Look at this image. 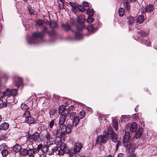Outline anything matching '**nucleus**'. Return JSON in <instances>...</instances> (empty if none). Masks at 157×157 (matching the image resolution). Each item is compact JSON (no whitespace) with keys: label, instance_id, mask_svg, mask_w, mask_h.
Instances as JSON below:
<instances>
[{"label":"nucleus","instance_id":"f257e3e1","mask_svg":"<svg viewBox=\"0 0 157 157\" xmlns=\"http://www.w3.org/2000/svg\"><path fill=\"white\" fill-rule=\"evenodd\" d=\"M48 32L47 28L45 27L42 33L36 32L33 33L30 40L28 41V43L30 44H33L39 43L43 37L44 33H48Z\"/></svg>","mask_w":157,"mask_h":157},{"label":"nucleus","instance_id":"f03ea898","mask_svg":"<svg viewBox=\"0 0 157 157\" xmlns=\"http://www.w3.org/2000/svg\"><path fill=\"white\" fill-rule=\"evenodd\" d=\"M17 90L15 89L10 90L7 89V90L4 92L5 97H7V100H9L11 98V100L10 102L12 103H15L17 102V100H15L14 97L16 96L17 94Z\"/></svg>","mask_w":157,"mask_h":157},{"label":"nucleus","instance_id":"7ed1b4c3","mask_svg":"<svg viewBox=\"0 0 157 157\" xmlns=\"http://www.w3.org/2000/svg\"><path fill=\"white\" fill-rule=\"evenodd\" d=\"M59 145L60 147V149H58V148L56 146L52 149V152H56V153L60 155H63L64 153V151L67 148L66 145L64 143L60 142L59 143Z\"/></svg>","mask_w":157,"mask_h":157},{"label":"nucleus","instance_id":"20e7f679","mask_svg":"<svg viewBox=\"0 0 157 157\" xmlns=\"http://www.w3.org/2000/svg\"><path fill=\"white\" fill-rule=\"evenodd\" d=\"M109 134L108 132L106 133L104 132L102 135L99 136L96 140V143L97 144L100 145L102 143L105 144L108 140Z\"/></svg>","mask_w":157,"mask_h":157},{"label":"nucleus","instance_id":"39448f33","mask_svg":"<svg viewBox=\"0 0 157 157\" xmlns=\"http://www.w3.org/2000/svg\"><path fill=\"white\" fill-rule=\"evenodd\" d=\"M130 132L125 131V133L124 136L123 142L124 145L128 149H131V150H133L134 147L132 146L129 141V137Z\"/></svg>","mask_w":157,"mask_h":157},{"label":"nucleus","instance_id":"423d86ee","mask_svg":"<svg viewBox=\"0 0 157 157\" xmlns=\"http://www.w3.org/2000/svg\"><path fill=\"white\" fill-rule=\"evenodd\" d=\"M137 124L135 122H133L132 124L127 125L125 128V131L126 132H134L137 129Z\"/></svg>","mask_w":157,"mask_h":157},{"label":"nucleus","instance_id":"0eeeda50","mask_svg":"<svg viewBox=\"0 0 157 157\" xmlns=\"http://www.w3.org/2000/svg\"><path fill=\"white\" fill-rule=\"evenodd\" d=\"M43 138L48 145H51L53 144L54 140L51 137L50 132H47L44 134Z\"/></svg>","mask_w":157,"mask_h":157},{"label":"nucleus","instance_id":"6e6552de","mask_svg":"<svg viewBox=\"0 0 157 157\" xmlns=\"http://www.w3.org/2000/svg\"><path fill=\"white\" fill-rule=\"evenodd\" d=\"M108 133L109 134V138L112 140V141L116 142L118 141L117 138V136L115 135L113 131L110 128H109L108 129Z\"/></svg>","mask_w":157,"mask_h":157},{"label":"nucleus","instance_id":"1a4fd4ad","mask_svg":"<svg viewBox=\"0 0 157 157\" xmlns=\"http://www.w3.org/2000/svg\"><path fill=\"white\" fill-rule=\"evenodd\" d=\"M78 17V22L79 24V25H78L77 28L78 30L81 31L83 29L84 27L83 23L85 21V18L83 17H82L81 18L80 17Z\"/></svg>","mask_w":157,"mask_h":157},{"label":"nucleus","instance_id":"9d476101","mask_svg":"<svg viewBox=\"0 0 157 157\" xmlns=\"http://www.w3.org/2000/svg\"><path fill=\"white\" fill-rule=\"evenodd\" d=\"M153 9V6L152 5H148L146 6H143L141 9V11L142 13L145 12H150Z\"/></svg>","mask_w":157,"mask_h":157},{"label":"nucleus","instance_id":"9b49d317","mask_svg":"<svg viewBox=\"0 0 157 157\" xmlns=\"http://www.w3.org/2000/svg\"><path fill=\"white\" fill-rule=\"evenodd\" d=\"M40 135L39 133L36 132L34 133L29 137L30 139L32 140V141H37L39 139Z\"/></svg>","mask_w":157,"mask_h":157},{"label":"nucleus","instance_id":"f8f14e48","mask_svg":"<svg viewBox=\"0 0 157 157\" xmlns=\"http://www.w3.org/2000/svg\"><path fill=\"white\" fill-rule=\"evenodd\" d=\"M82 148V144L79 143H77L75 146L73 150H71L70 151H73L74 152L76 153L79 152Z\"/></svg>","mask_w":157,"mask_h":157},{"label":"nucleus","instance_id":"ddd939ff","mask_svg":"<svg viewBox=\"0 0 157 157\" xmlns=\"http://www.w3.org/2000/svg\"><path fill=\"white\" fill-rule=\"evenodd\" d=\"M40 149H41V150L44 152L45 151H47L48 150V147L47 146H45L43 147L42 144H40L38 145L37 148V150L38 151Z\"/></svg>","mask_w":157,"mask_h":157},{"label":"nucleus","instance_id":"4468645a","mask_svg":"<svg viewBox=\"0 0 157 157\" xmlns=\"http://www.w3.org/2000/svg\"><path fill=\"white\" fill-rule=\"evenodd\" d=\"M16 81L14 82L15 85L17 87L20 86L22 83V79L21 78L17 77L15 78Z\"/></svg>","mask_w":157,"mask_h":157},{"label":"nucleus","instance_id":"2eb2a0df","mask_svg":"<svg viewBox=\"0 0 157 157\" xmlns=\"http://www.w3.org/2000/svg\"><path fill=\"white\" fill-rule=\"evenodd\" d=\"M143 132V129L142 128H139L136 133L134 137L136 139L139 138Z\"/></svg>","mask_w":157,"mask_h":157},{"label":"nucleus","instance_id":"dca6fc26","mask_svg":"<svg viewBox=\"0 0 157 157\" xmlns=\"http://www.w3.org/2000/svg\"><path fill=\"white\" fill-rule=\"evenodd\" d=\"M80 119V118L77 117L75 118H74L73 119L71 120V122H72V124H71L73 127H75L78 124Z\"/></svg>","mask_w":157,"mask_h":157},{"label":"nucleus","instance_id":"f3484780","mask_svg":"<svg viewBox=\"0 0 157 157\" xmlns=\"http://www.w3.org/2000/svg\"><path fill=\"white\" fill-rule=\"evenodd\" d=\"M1 130H6L9 128V125L8 123L6 122H4L1 124Z\"/></svg>","mask_w":157,"mask_h":157},{"label":"nucleus","instance_id":"a211bd4d","mask_svg":"<svg viewBox=\"0 0 157 157\" xmlns=\"http://www.w3.org/2000/svg\"><path fill=\"white\" fill-rule=\"evenodd\" d=\"M72 125L71 124H68L67 126L65 127V131L67 133H69L71 132V130L73 129Z\"/></svg>","mask_w":157,"mask_h":157},{"label":"nucleus","instance_id":"6ab92c4d","mask_svg":"<svg viewBox=\"0 0 157 157\" xmlns=\"http://www.w3.org/2000/svg\"><path fill=\"white\" fill-rule=\"evenodd\" d=\"M21 149V146L19 145H15L13 148V151L17 153Z\"/></svg>","mask_w":157,"mask_h":157},{"label":"nucleus","instance_id":"aec40b11","mask_svg":"<svg viewBox=\"0 0 157 157\" xmlns=\"http://www.w3.org/2000/svg\"><path fill=\"white\" fill-rule=\"evenodd\" d=\"M25 122L29 124H33L34 122V120L30 116L25 119Z\"/></svg>","mask_w":157,"mask_h":157},{"label":"nucleus","instance_id":"412c9836","mask_svg":"<svg viewBox=\"0 0 157 157\" xmlns=\"http://www.w3.org/2000/svg\"><path fill=\"white\" fill-rule=\"evenodd\" d=\"M144 20V18L142 15H139L138 16L136 20V22L139 24H141L143 23Z\"/></svg>","mask_w":157,"mask_h":157},{"label":"nucleus","instance_id":"4be33fe9","mask_svg":"<svg viewBox=\"0 0 157 157\" xmlns=\"http://www.w3.org/2000/svg\"><path fill=\"white\" fill-rule=\"evenodd\" d=\"M36 150H35L34 149L30 148L27 150V155H28L29 156H33L35 153Z\"/></svg>","mask_w":157,"mask_h":157},{"label":"nucleus","instance_id":"5701e85b","mask_svg":"<svg viewBox=\"0 0 157 157\" xmlns=\"http://www.w3.org/2000/svg\"><path fill=\"white\" fill-rule=\"evenodd\" d=\"M65 115H61L59 117V124H64L66 121V118Z\"/></svg>","mask_w":157,"mask_h":157},{"label":"nucleus","instance_id":"b1692460","mask_svg":"<svg viewBox=\"0 0 157 157\" xmlns=\"http://www.w3.org/2000/svg\"><path fill=\"white\" fill-rule=\"evenodd\" d=\"M75 38L77 40H80L82 38V35L80 32H76L75 33Z\"/></svg>","mask_w":157,"mask_h":157},{"label":"nucleus","instance_id":"393cba45","mask_svg":"<svg viewBox=\"0 0 157 157\" xmlns=\"http://www.w3.org/2000/svg\"><path fill=\"white\" fill-rule=\"evenodd\" d=\"M8 149H9L8 147L5 144H2L0 145V151H1V152Z\"/></svg>","mask_w":157,"mask_h":157},{"label":"nucleus","instance_id":"a878e982","mask_svg":"<svg viewBox=\"0 0 157 157\" xmlns=\"http://www.w3.org/2000/svg\"><path fill=\"white\" fill-rule=\"evenodd\" d=\"M65 108V106L64 105H61L59 107V112L60 115H63Z\"/></svg>","mask_w":157,"mask_h":157},{"label":"nucleus","instance_id":"bb28decb","mask_svg":"<svg viewBox=\"0 0 157 157\" xmlns=\"http://www.w3.org/2000/svg\"><path fill=\"white\" fill-rule=\"evenodd\" d=\"M128 23L129 25H132L135 22V20L133 17H130L128 18Z\"/></svg>","mask_w":157,"mask_h":157},{"label":"nucleus","instance_id":"cd10ccee","mask_svg":"<svg viewBox=\"0 0 157 157\" xmlns=\"http://www.w3.org/2000/svg\"><path fill=\"white\" fill-rule=\"evenodd\" d=\"M124 5L125 8L126 9V10L128 11L130 8V6L129 5V2L128 0L124 2Z\"/></svg>","mask_w":157,"mask_h":157},{"label":"nucleus","instance_id":"c85d7f7f","mask_svg":"<svg viewBox=\"0 0 157 157\" xmlns=\"http://www.w3.org/2000/svg\"><path fill=\"white\" fill-rule=\"evenodd\" d=\"M62 26L64 29L66 31H68L71 29L70 26L68 24H63Z\"/></svg>","mask_w":157,"mask_h":157},{"label":"nucleus","instance_id":"c756f323","mask_svg":"<svg viewBox=\"0 0 157 157\" xmlns=\"http://www.w3.org/2000/svg\"><path fill=\"white\" fill-rule=\"evenodd\" d=\"M119 15L120 17L123 16L124 14V10L122 8H121L118 10Z\"/></svg>","mask_w":157,"mask_h":157},{"label":"nucleus","instance_id":"7c9ffc66","mask_svg":"<svg viewBox=\"0 0 157 157\" xmlns=\"http://www.w3.org/2000/svg\"><path fill=\"white\" fill-rule=\"evenodd\" d=\"M8 149L6 150L1 152L3 157H6L10 152V150H8Z\"/></svg>","mask_w":157,"mask_h":157},{"label":"nucleus","instance_id":"2f4dec72","mask_svg":"<svg viewBox=\"0 0 157 157\" xmlns=\"http://www.w3.org/2000/svg\"><path fill=\"white\" fill-rule=\"evenodd\" d=\"M50 26L52 28H55L57 26V25L56 21H52L51 22L50 24Z\"/></svg>","mask_w":157,"mask_h":157},{"label":"nucleus","instance_id":"473e14b6","mask_svg":"<svg viewBox=\"0 0 157 157\" xmlns=\"http://www.w3.org/2000/svg\"><path fill=\"white\" fill-rule=\"evenodd\" d=\"M68 4L70 5L72 7L73 9H75L77 7V3L76 2H70L68 3Z\"/></svg>","mask_w":157,"mask_h":157},{"label":"nucleus","instance_id":"72a5a7b5","mask_svg":"<svg viewBox=\"0 0 157 157\" xmlns=\"http://www.w3.org/2000/svg\"><path fill=\"white\" fill-rule=\"evenodd\" d=\"M21 154L23 156L27 155V150L25 149H22L20 151Z\"/></svg>","mask_w":157,"mask_h":157},{"label":"nucleus","instance_id":"f704fd0d","mask_svg":"<svg viewBox=\"0 0 157 157\" xmlns=\"http://www.w3.org/2000/svg\"><path fill=\"white\" fill-rule=\"evenodd\" d=\"M87 13L90 16H93L94 13V10L92 9H89L86 11Z\"/></svg>","mask_w":157,"mask_h":157},{"label":"nucleus","instance_id":"c9c22d12","mask_svg":"<svg viewBox=\"0 0 157 157\" xmlns=\"http://www.w3.org/2000/svg\"><path fill=\"white\" fill-rule=\"evenodd\" d=\"M76 113L75 112H73L71 113L70 114V118L72 120L74 118L77 117L76 116Z\"/></svg>","mask_w":157,"mask_h":157},{"label":"nucleus","instance_id":"e433bc0d","mask_svg":"<svg viewBox=\"0 0 157 157\" xmlns=\"http://www.w3.org/2000/svg\"><path fill=\"white\" fill-rule=\"evenodd\" d=\"M2 99H0V108H3L6 106V103L5 101L3 102Z\"/></svg>","mask_w":157,"mask_h":157},{"label":"nucleus","instance_id":"4c0bfd02","mask_svg":"<svg viewBox=\"0 0 157 157\" xmlns=\"http://www.w3.org/2000/svg\"><path fill=\"white\" fill-rule=\"evenodd\" d=\"M23 116L24 117L26 118V117H28L30 116V112L29 111H25L23 114Z\"/></svg>","mask_w":157,"mask_h":157},{"label":"nucleus","instance_id":"58836bf2","mask_svg":"<svg viewBox=\"0 0 157 157\" xmlns=\"http://www.w3.org/2000/svg\"><path fill=\"white\" fill-rule=\"evenodd\" d=\"M118 121H114L113 123V126L116 130H118Z\"/></svg>","mask_w":157,"mask_h":157},{"label":"nucleus","instance_id":"ea45409f","mask_svg":"<svg viewBox=\"0 0 157 157\" xmlns=\"http://www.w3.org/2000/svg\"><path fill=\"white\" fill-rule=\"evenodd\" d=\"M87 29L89 31L91 32H93L95 29L92 26V25H88L87 27Z\"/></svg>","mask_w":157,"mask_h":157},{"label":"nucleus","instance_id":"a19ab883","mask_svg":"<svg viewBox=\"0 0 157 157\" xmlns=\"http://www.w3.org/2000/svg\"><path fill=\"white\" fill-rule=\"evenodd\" d=\"M21 107L23 110H25L27 109H28L29 108V107L25 104H22L21 106Z\"/></svg>","mask_w":157,"mask_h":157},{"label":"nucleus","instance_id":"79ce46f5","mask_svg":"<svg viewBox=\"0 0 157 157\" xmlns=\"http://www.w3.org/2000/svg\"><path fill=\"white\" fill-rule=\"evenodd\" d=\"M77 7L79 10L81 11L84 12L86 10V9L84 8V6L81 5H79Z\"/></svg>","mask_w":157,"mask_h":157},{"label":"nucleus","instance_id":"37998d69","mask_svg":"<svg viewBox=\"0 0 157 157\" xmlns=\"http://www.w3.org/2000/svg\"><path fill=\"white\" fill-rule=\"evenodd\" d=\"M70 111L69 109H65V108L63 113L62 115H65L66 117L67 115L68 114L69 112H70Z\"/></svg>","mask_w":157,"mask_h":157},{"label":"nucleus","instance_id":"c03bdc74","mask_svg":"<svg viewBox=\"0 0 157 157\" xmlns=\"http://www.w3.org/2000/svg\"><path fill=\"white\" fill-rule=\"evenodd\" d=\"M69 152L71 157H77L75 155L76 153L74 152L73 151H70Z\"/></svg>","mask_w":157,"mask_h":157},{"label":"nucleus","instance_id":"a18cd8bd","mask_svg":"<svg viewBox=\"0 0 157 157\" xmlns=\"http://www.w3.org/2000/svg\"><path fill=\"white\" fill-rule=\"evenodd\" d=\"M94 19L90 16H88L87 20L88 23H92L94 21Z\"/></svg>","mask_w":157,"mask_h":157},{"label":"nucleus","instance_id":"49530a36","mask_svg":"<svg viewBox=\"0 0 157 157\" xmlns=\"http://www.w3.org/2000/svg\"><path fill=\"white\" fill-rule=\"evenodd\" d=\"M85 114V112L83 111H81L79 113V115L80 117V119L83 118L84 115Z\"/></svg>","mask_w":157,"mask_h":157},{"label":"nucleus","instance_id":"de8ad7c7","mask_svg":"<svg viewBox=\"0 0 157 157\" xmlns=\"http://www.w3.org/2000/svg\"><path fill=\"white\" fill-rule=\"evenodd\" d=\"M44 22L41 20H38L36 22V24L39 26H41L42 25Z\"/></svg>","mask_w":157,"mask_h":157},{"label":"nucleus","instance_id":"09e8293b","mask_svg":"<svg viewBox=\"0 0 157 157\" xmlns=\"http://www.w3.org/2000/svg\"><path fill=\"white\" fill-rule=\"evenodd\" d=\"M55 121L54 120H52L49 123V126L50 128H52L54 124Z\"/></svg>","mask_w":157,"mask_h":157},{"label":"nucleus","instance_id":"8fccbe9b","mask_svg":"<svg viewBox=\"0 0 157 157\" xmlns=\"http://www.w3.org/2000/svg\"><path fill=\"white\" fill-rule=\"evenodd\" d=\"M59 124L60 125L59 126V128L61 129V130H64V129H65L66 126L64 124Z\"/></svg>","mask_w":157,"mask_h":157},{"label":"nucleus","instance_id":"3c124183","mask_svg":"<svg viewBox=\"0 0 157 157\" xmlns=\"http://www.w3.org/2000/svg\"><path fill=\"white\" fill-rule=\"evenodd\" d=\"M83 5L84 7H89V3L86 2H83Z\"/></svg>","mask_w":157,"mask_h":157},{"label":"nucleus","instance_id":"603ef678","mask_svg":"<svg viewBox=\"0 0 157 157\" xmlns=\"http://www.w3.org/2000/svg\"><path fill=\"white\" fill-rule=\"evenodd\" d=\"M50 36H52L54 35L55 34V32L53 31H49L48 33Z\"/></svg>","mask_w":157,"mask_h":157},{"label":"nucleus","instance_id":"864d4df0","mask_svg":"<svg viewBox=\"0 0 157 157\" xmlns=\"http://www.w3.org/2000/svg\"><path fill=\"white\" fill-rule=\"evenodd\" d=\"M5 97L4 92H0V99H2L3 98Z\"/></svg>","mask_w":157,"mask_h":157},{"label":"nucleus","instance_id":"5fc2aeb1","mask_svg":"<svg viewBox=\"0 0 157 157\" xmlns=\"http://www.w3.org/2000/svg\"><path fill=\"white\" fill-rule=\"evenodd\" d=\"M117 142V143L116 144V149H118L119 146L121 144V143L120 141H118Z\"/></svg>","mask_w":157,"mask_h":157},{"label":"nucleus","instance_id":"6e6d98bb","mask_svg":"<svg viewBox=\"0 0 157 157\" xmlns=\"http://www.w3.org/2000/svg\"><path fill=\"white\" fill-rule=\"evenodd\" d=\"M75 105H71L69 107V110L70 111H71V110H74L75 109Z\"/></svg>","mask_w":157,"mask_h":157},{"label":"nucleus","instance_id":"4d7b16f0","mask_svg":"<svg viewBox=\"0 0 157 157\" xmlns=\"http://www.w3.org/2000/svg\"><path fill=\"white\" fill-rule=\"evenodd\" d=\"M29 12L30 14H33L34 13V10L33 9H31L30 8H29Z\"/></svg>","mask_w":157,"mask_h":157},{"label":"nucleus","instance_id":"13d9d810","mask_svg":"<svg viewBox=\"0 0 157 157\" xmlns=\"http://www.w3.org/2000/svg\"><path fill=\"white\" fill-rule=\"evenodd\" d=\"M54 135H56L58 133V131L57 130L54 131L52 132Z\"/></svg>","mask_w":157,"mask_h":157},{"label":"nucleus","instance_id":"bf43d9fd","mask_svg":"<svg viewBox=\"0 0 157 157\" xmlns=\"http://www.w3.org/2000/svg\"><path fill=\"white\" fill-rule=\"evenodd\" d=\"M117 157H124L123 154L122 153H120L118 154Z\"/></svg>","mask_w":157,"mask_h":157},{"label":"nucleus","instance_id":"052dcab7","mask_svg":"<svg viewBox=\"0 0 157 157\" xmlns=\"http://www.w3.org/2000/svg\"><path fill=\"white\" fill-rule=\"evenodd\" d=\"M141 33L142 35H147V33L144 31H141Z\"/></svg>","mask_w":157,"mask_h":157},{"label":"nucleus","instance_id":"680f3d73","mask_svg":"<svg viewBox=\"0 0 157 157\" xmlns=\"http://www.w3.org/2000/svg\"><path fill=\"white\" fill-rule=\"evenodd\" d=\"M130 157H135V155L133 154H132Z\"/></svg>","mask_w":157,"mask_h":157},{"label":"nucleus","instance_id":"e2e57ef3","mask_svg":"<svg viewBox=\"0 0 157 157\" xmlns=\"http://www.w3.org/2000/svg\"><path fill=\"white\" fill-rule=\"evenodd\" d=\"M2 28V25L1 24L0 22V31L1 30Z\"/></svg>","mask_w":157,"mask_h":157},{"label":"nucleus","instance_id":"0e129e2a","mask_svg":"<svg viewBox=\"0 0 157 157\" xmlns=\"http://www.w3.org/2000/svg\"><path fill=\"white\" fill-rule=\"evenodd\" d=\"M147 42H148V43H149V44H147H147H146V45H147V46L150 45V42H149V41H147Z\"/></svg>","mask_w":157,"mask_h":157},{"label":"nucleus","instance_id":"69168bd1","mask_svg":"<svg viewBox=\"0 0 157 157\" xmlns=\"http://www.w3.org/2000/svg\"><path fill=\"white\" fill-rule=\"evenodd\" d=\"M2 117L0 115V122L1 121H2Z\"/></svg>","mask_w":157,"mask_h":157},{"label":"nucleus","instance_id":"338daca9","mask_svg":"<svg viewBox=\"0 0 157 157\" xmlns=\"http://www.w3.org/2000/svg\"><path fill=\"white\" fill-rule=\"evenodd\" d=\"M106 157H112V156L111 155H109L108 156H107Z\"/></svg>","mask_w":157,"mask_h":157},{"label":"nucleus","instance_id":"774afa93","mask_svg":"<svg viewBox=\"0 0 157 157\" xmlns=\"http://www.w3.org/2000/svg\"><path fill=\"white\" fill-rule=\"evenodd\" d=\"M29 157H35L33 155V156H29Z\"/></svg>","mask_w":157,"mask_h":157}]
</instances>
